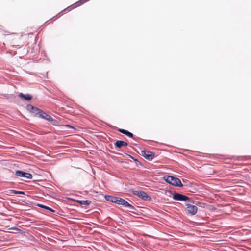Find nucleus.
I'll list each match as a JSON object with an SVG mask.
<instances>
[{
    "label": "nucleus",
    "mask_w": 251,
    "mask_h": 251,
    "mask_svg": "<svg viewBox=\"0 0 251 251\" xmlns=\"http://www.w3.org/2000/svg\"><path fill=\"white\" fill-rule=\"evenodd\" d=\"M173 198L175 200L180 201H189L190 202H192L193 204H195L197 205L199 203V202H195L194 201H191L190 198L184 195H182L180 193H174L173 195Z\"/></svg>",
    "instance_id": "f03ea898"
},
{
    "label": "nucleus",
    "mask_w": 251,
    "mask_h": 251,
    "mask_svg": "<svg viewBox=\"0 0 251 251\" xmlns=\"http://www.w3.org/2000/svg\"><path fill=\"white\" fill-rule=\"evenodd\" d=\"M118 131L121 132V133H123L124 134H126V133H127V130L124 129H119Z\"/></svg>",
    "instance_id": "a211bd4d"
},
{
    "label": "nucleus",
    "mask_w": 251,
    "mask_h": 251,
    "mask_svg": "<svg viewBox=\"0 0 251 251\" xmlns=\"http://www.w3.org/2000/svg\"><path fill=\"white\" fill-rule=\"evenodd\" d=\"M76 201L81 205H89L91 203L89 200H76Z\"/></svg>",
    "instance_id": "ddd939ff"
},
{
    "label": "nucleus",
    "mask_w": 251,
    "mask_h": 251,
    "mask_svg": "<svg viewBox=\"0 0 251 251\" xmlns=\"http://www.w3.org/2000/svg\"><path fill=\"white\" fill-rule=\"evenodd\" d=\"M126 207H127L130 210V211L131 212H133V210H136L135 208L132 205H131L130 203L127 202V204L126 205Z\"/></svg>",
    "instance_id": "dca6fc26"
},
{
    "label": "nucleus",
    "mask_w": 251,
    "mask_h": 251,
    "mask_svg": "<svg viewBox=\"0 0 251 251\" xmlns=\"http://www.w3.org/2000/svg\"><path fill=\"white\" fill-rule=\"evenodd\" d=\"M26 109L31 113L34 115L35 116H38L40 113V111L42 110L40 109L37 107H35L31 104H28L26 105Z\"/></svg>",
    "instance_id": "20e7f679"
},
{
    "label": "nucleus",
    "mask_w": 251,
    "mask_h": 251,
    "mask_svg": "<svg viewBox=\"0 0 251 251\" xmlns=\"http://www.w3.org/2000/svg\"><path fill=\"white\" fill-rule=\"evenodd\" d=\"M164 179L167 183L176 187H182L181 180L177 177L171 176H164Z\"/></svg>",
    "instance_id": "f257e3e1"
},
{
    "label": "nucleus",
    "mask_w": 251,
    "mask_h": 251,
    "mask_svg": "<svg viewBox=\"0 0 251 251\" xmlns=\"http://www.w3.org/2000/svg\"><path fill=\"white\" fill-rule=\"evenodd\" d=\"M86 1H84L83 0H80V1H78L76 2H75V3H74V4H73L71 6L73 8H74L76 7L80 6L81 4H82L83 3H84Z\"/></svg>",
    "instance_id": "4468645a"
},
{
    "label": "nucleus",
    "mask_w": 251,
    "mask_h": 251,
    "mask_svg": "<svg viewBox=\"0 0 251 251\" xmlns=\"http://www.w3.org/2000/svg\"><path fill=\"white\" fill-rule=\"evenodd\" d=\"M133 194L144 201H150L151 199V197L146 192L143 191L135 190L133 191Z\"/></svg>",
    "instance_id": "7ed1b4c3"
},
{
    "label": "nucleus",
    "mask_w": 251,
    "mask_h": 251,
    "mask_svg": "<svg viewBox=\"0 0 251 251\" xmlns=\"http://www.w3.org/2000/svg\"><path fill=\"white\" fill-rule=\"evenodd\" d=\"M186 211L189 214L194 215L197 213L198 208L196 206L187 203L186 204Z\"/></svg>",
    "instance_id": "39448f33"
},
{
    "label": "nucleus",
    "mask_w": 251,
    "mask_h": 251,
    "mask_svg": "<svg viewBox=\"0 0 251 251\" xmlns=\"http://www.w3.org/2000/svg\"><path fill=\"white\" fill-rule=\"evenodd\" d=\"M39 117L51 122L55 121V120L53 118L43 110L40 111Z\"/></svg>",
    "instance_id": "6e6552de"
},
{
    "label": "nucleus",
    "mask_w": 251,
    "mask_h": 251,
    "mask_svg": "<svg viewBox=\"0 0 251 251\" xmlns=\"http://www.w3.org/2000/svg\"><path fill=\"white\" fill-rule=\"evenodd\" d=\"M130 157H131L132 158H133V159L135 161H137V159H134L133 157L131 156H130Z\"/></svg>",
    "instance_id": "412c9836"
},
{
    "label": "nucleus",
    "mask_w": 251,
    "mask_h": 251,
    "mask_svg": "<svg viewBox=\"0 0 251 251\" xmlns=\"http://www.w3.org/2000/svg\"><path fill=\"white\" fill-rule=\"evenodd\" d=\"M38 206L39 207H41V208H43L44 209H47L52 212H54V210H53L52 209H51V208L49 207H48L47 206H45V205H42V204H38Z\"/></svg>",
    "instance_id": "2eb2a0df"
},
{
    "label": "nucleus",
    "mask_w": 251,
    "mask_h": 251,
    "mask_svg": "<svg viewBox=\"0 0 251 251\" xmlns=\"http://www.w3.org/2000/svg\"><path fill=\"white\" fill-rule=\"evenodd\" d=\"M15 175L18 177H25L27 179H32V175L29 173H26L22 171L18 170L15 172Z\"/></svg>",
    "instance_id": "423d86ee"
},
{
    "label": "nucleus",
    "mask_w": 251,
    "mask_h": 251,
    "mask_svg": "<svg viewBox=\"0 0 251 251\" xmlns=\"http://www.w3.org/2000/svg\"><path fill=\"white\" fill-rule=\"evenodd\" d=\"M141 153L142 155L149 161L152 160L155 156L154 153L145 150L142 151Z\"/></svg>",
    "instance_id": "0eeeda50"
},
{
    "label": "nucleus",
    "mask_w": 251,
    "mask_h": 251,
    "mask_svg": "<svg viewBox=\"0 0 251 251\" xmlns=\"http://www.w3.org/2000/svg\"><path fill=\"white\" fill-rule=\"evenodd\" d=\"M11 192L12 193L15 194H22V195L25 194V192L24 191H17V190H11Z\"/></svg>",
    "instance_id": "f3484780"
},
{
    "label": "nucleus",
    "mask_w": 251,
    "mask_h": 251,
    "mask_svg": "<svg viewBox=\"0 0 251 251\" xmlns=\"http://www.w3.org/2000/svg\"><path fill=\"white\" fill-rule=\"evenodd\" d=\"M14 230H18V231H20V230L17 228H13Z\"/></svg>",
    "instance_id": "aec40b11"
},
{
    "label": "nucleus",
    "mask_w": 251,
    "mask_h": 251,
    "mask_svg": "<svg viewBox=\"0 0 251 251\" xmlns=\"http://www.w3.org/2000/svg\"><path fill=\"white\" fill-rule=\"evenodd\" d=\"M19 96L25 100H30L32 99V96L29 94H24L22 93L19 94Z\"/></svg>",
    "instance_id": "9b49d317"
},
{
    "label": "nucleus",
    "mask_w": 251,
    "mask_h": 251,
    "mask_svg": "<svg viewBox=\"0 0 251 251\" xmlns=\"http://www.w3.org/2000/svg\"><path fill=\"white\" fill-rule=\"evenodd\" d=\"M105 198L106 200H107V201H110V202H112L113 203H116V201H117V197H114V196H109V195H106L105 196Z\"/></svg>",
    "instance_id": "f8f14e48"
},
{
    "label": "nucleus",
    "mask_w": 251,
    "mask_h": 251,
    "mask_svg": "<svg viewBox=\"0 0 251 251\" xmlns=\"http://www.w3.org/2000/svg\"><path fill=\"white\" fill-rule=\"evenodd\" d=\"M127 202H128L126 201L125 200L121 198L117 197V200L115 203H117L119 205H122L126 207Z\"/></svg>",
    "instance_id": "9d476101"
},
{
    "label": "nucleus",
    "mask_w": 251,
    "mask_h": 251,
    "mask_svg": "<svg viewBox=\"0 0 251 251\" xmlns=\"http://www.w3.org/2000/svg\"><path fill=\"white\" fill-rule=\"evenodd\" d=\"M116 149L117 151H120L118 149L121 148L122 146H126L128 145L127 142L121 141V140H117L115 143L114 144Z\"/></svg>",
    "instance_id": "1a4fd4ad"
},
{
    "label": "nucleus",
    "mask_w": 251,
    "mask_h": 251,
    "mask_svg": "<svg viewBox=\"0 0 251 251\" xmlns=\"http://www.w3.org/2000/svg\"><path fill=\"white\" fill-rule=\"evenodd\" d=\"M125 135H126V136H127L128 137H130V138H132L133 136V134L131 132H130L128 131H127V133H126Z\"/></svg>",
    "instance_id": "6ab92c4d"
}]
</instances>
